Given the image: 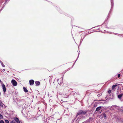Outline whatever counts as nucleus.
<instances>
[{
	"label": "nucleus",
	"mask_w": 123,
	"mask_h": 123,
	"mask_svg": "<svg viewBox=\"0 0 123 123\" xmlns=\"http://www.w3.org/2000/svg\"><path fill=\"white\" fill-rule=\"evenodd\" d=\"M87 111H84L83 110H80L77 113V116L78 115H86V113L87 112Z\"/></svg>",
	"instance_id": "obj_1"
},
{
	"label": "nucleus",
	"mask_w": 123,
	"mask_h": 123,
	"mask_svg": "<svg viewBox=\"0 0 123 123\" xmlns=\"http://www.w3.org/2000/svg\"><path fill=\"white\" fill-rule=\"evenodd\" d=\"M11 83L12 85L14 86H16L17 85V83L16 81L14 80H12L11 81Z\"/></svg>",
	"instance_id": "obj_2"
},
{
	"label": "nucleus",
	"mask_w": 123,
	"mask_h": 123,
	"mask_svg": "<svg viewBox=\"0 0 123 123\" xmlns=\"http://www.w3.org/2000/svg\"><path fill=\"white\" fill-rule=\"evenodd\" d=\"M2 86L3 91L5 93L6 91V86L4 84L2 83Z\"/></svg>",
	"instance_id": "obj_3"
},
{
	"label": "nucleus",
	"mask_w": 123,
	"mask_h": 123,
	"mask_svg": "<svg viewBox=\"0 0 123 123\" xmlns=\"http://www.w3.org/2000/svg\"><path fill=\"white\" fill-rule=\"evenodd\" d=\"M13 119L17 123H20L19 120L18 118L16 117L15 118H14Z\"/></svg>",
	"instance_id": "obj_4"
},
{
	"label": "nucleus",
	"mask_w": 123,
	"mask_h": 123,
	"mask_svg": "<svg viewBox=\"0 0 123 123\" xmlns=\"http://www.w3.org/2000/svg\"><path fill=\"white\" fill-rule=\"evenodd\" d=\"M30 84V85H32L34 84V81L32 80H30L29 81Z\"/></svg>",
	"instance_id": "obj_5"
},
{
	"label": "nucleus",
	"mask_w": 123,
	"mask_h": 123,
	"mask_svg": "<svg viewBox=\"0 0 123 123\" xmlns=\"http://www.w3.org/2000/svg\"><path fill=\"white\" fill-rule=\"evenodd\" d=\"M35 83L37 86H39L40 84V82L39 81H36L35 82Z\"/></svg>",
	"instance_id": "obj_6"
},
{
	"label": "nucleus",
	"mask_w": 123,
	"mask_h": 123,
	"mask_svg": "<svg viewBox=\"0 0 123 123\" xmlns=\"http://www.w3.org/2000/svg\"><path fill=\"white\" fill-rule=\"evenodd\" d=\"M119 84H118V85H113L112 86V89L113 90L116 87V86H117V85H119Z\"/></svg>",
	"instance_id": "obj_7"
},
{
	"label": "nucleus",
	"mask_w": 123,
	"mask_h": 123,
	"mask_svg": "<svg viewBox=\"0 0 123 123\" xmlns=\"http://www.w3.org/2000/svg\"><path fill=\"white\" fill-rule=\"evenodd\" d=\"M123 95V94L122 93L120 94H119L118 95V98L120 99H121V97Z\"/></svg>",
	"instance_id": "obj_8"
},
{
	"label": "nucleus",
	"mask_w": 123,
	"mask_h": 123,
	"mask_svg": "<svg viewBox=\"0 0 123 123\" xmlns=\"http://www.w3.org/2000/svg\"><path fill=\"white\" fill-rule=\"evenodd\" d=\"M24 90V91L26 92H28V91L27 89L24 87H23Z\"/></svg>",
	"instance_id": "obj_9"
},
{
	"label": "nucleus",
	"mask_w": 123,
	"mask_h": 123,
	"mask_svg": "<svg viewBox=\"0 0 123 123\" xmlns=\"http://www.w3.org/2000/svg\"><path fill=\"white\" fill-rule=\"evenodd\" d=\"M101 108V107L99 106L96 109V111H99L100 109Z\"/></svg>",
	"instance_id": "obj_10"
},
{
	"label": "nucleus",
	"mask_w": 123,
	"mask_h": 123,
	"mask_svg": "<svg viewBox=\"0 0 123 123\" xmlns=\"http://www.w3.org/2000/svg\"><path fill=\"white\" fill-rule=\"evenodd\" d=\"M5 123H9V121L7 120H5Z\"/></svg>",
	"instance_id": "obj_11"
},
{
	"label": "nucleus",
	"mask_w": 123,
	"mask_h": 123,
	"mask_svg": "<svg viewBox=\"0 0 123 123\" xmlns=\"http://www.w3.org/2000/svg\"><path fill=\"white\" fill-rule=\"evenodd\" d=\"M103 114L105 117H106V114L105 113H103Z\"/></svg>",
	"instance_id": "obj_12"
},
{
	"label": "nucleus",
	"mask_w": 123,
	"mask_h": 123,
	"mask_svg": "<svg viewBox=\"0 0 123 123\" xmlns=\"http://www.w3.org/2000/svg\"><path fill=\"white\" fill-rule=\"evenodd\" d=\"M3 118V116L2 115L0 114V119H2Z\"/></svg>",
	"instance_id": "obj_13"
},
{
	"label": "nucleus",
	"mask_w": 123,
	"mask_h": 123,
	"mask_svg": "<svg viewBox=\"0 0 123 123\" xmlns=\"http://www.w3.org/2000/svg\"><path fill=\"white\" fill-rule=\"evenodd\" d=\"M1 64L2 66H3V67H5V65L3 64V62H1Z\"/></svg>",
	"instance_id": "obj_14"
},
{
	"label": "nucleus",
	"mask_w": 123,
	"mask_h": 123,
	"mask_svg": "<svg viewBox=\"0 0 123 123\" xmlns=\"http://www.w3.org/2000/svg\"><path fill=\"white\" fill-rule=\"evenodd\" d=\"M3 104L2 102H0V105L1 106H3Z\"/></svg>",
	"instance_id": "obj_15"
},
{
	"label": "nucleus",
	"mask_w": 123,
	"mask_h": 123,
	"mask_svg": "<svg viewBox=\"0 0 123 123\" xmlns=\"http://www.w3.org/2000/svg\"><path fill=\"white\" fill-rule=\"evenodd\" d=\"M0 123H4V122L3 120H1L0 122Z\"/></svg>",
	"instance_id": "obj_16"
},
{
	"label": "nucleus",
	"mask_w": 123,
	"mask_h": 123,
	"mask_svg": "<svg viewBox=\"0 0 123 123\" xmlns=\"http://www.w3.org/2000/svg\"><path fill=\"white\" fill-rule=\"evenodd\" d=\"M10 123H16L14 120H12L11 122Z\"/></svg>",
	"instance_id": "obj_17"
},
{
	"label": "nucleus",
	"mask_w": 123,
	"mask_h": 123,
	"mask_svg": "<svg viewBox=\"0 0 123 123\" xmlns=\"http://www.w3.org/2000/svg\"><path fill=\"white\" fill-rule=\"evenodd\" d=\"M111 91L110 90H109L108 91V93L109 94H110V93H111Z\"/></svg>",
	"instance_id": "obj_18"
},
{
	"label": "nucleus",
	"mask_w": 123,
	"mask_h": 123,
	"mask_svg": "<svg viewBox=\"0 0 123 123\" xmlns=\"http://www.w3.org/2000/svg\"><path fill=\"white\" fill-rule=\"evenodd\" d=\"M117 76H118V78H119L120 76V74H118V75Z\"/></svg>",
	"instance_id": "obj_19"
},
{
	"label": "nucleus",
	"mask_w": 123,
	"mask_h": 123,
	"mask_svg": "<svg viewBox=\"0 0 123 123\" xmlns=\"http://www.w3.org/2000/svg\"><path fill=\"white\" fill-rule=\"evenodd\" d=\"M3 70H4V71H5V69H3Z\"/></svg>",
	"instance_id": "obj_20"
},
{
	"label": "nucleus",
	"mask_w": 123,
	"mask_h": 123,
	"mask_svg": "<svg viewBox=\"0 0 123 123\" xmlns=\"http://www.w3.org/2000/svg\"><path fill=\"white\" fill-rule=\"evenodd\" d=\"M122 111L123 112V110H122Z\"/></svg>",
	"instance_id": "obj_21"
}]
</instances>
